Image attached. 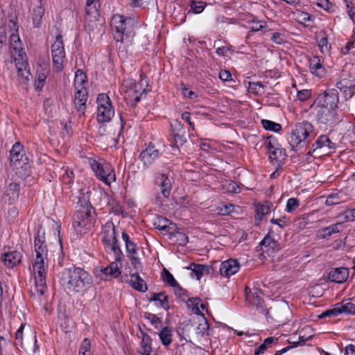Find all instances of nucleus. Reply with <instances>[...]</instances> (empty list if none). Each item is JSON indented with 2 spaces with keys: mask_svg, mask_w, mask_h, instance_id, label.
Wrapping results in <instances>:
<instances>
[{
  "mask_svg": "<svg viewBox=\"0 0 355 355\" xmlns=\"http://www.w3.org/2000/svg\"><path fill=\"white\" fill-rule=\"evenodd\" d=\"M159 154V150L156 149L155 146L149 145L140 153L139 158L146 166H148L158 158Z\"/></svg>",
  "mask_w": 355,
  "mask_h": 355,
  "instance_id": "obj_16",
  "label": "nucleus"
},
{
  "mask_svg": "<svg viewBox=\"0 0 355 355\" xmlns=\"http://www.w3.org/2000/svg\"><path fill=\"white\" fill-rule=\"evenodd\" d=\"M349 276L348 269L344 267L333 268L329 274L330 281L335 283L345 282Z\"/></svg>",
  "mask_w": 355,
  "mask_h": 355,
  "instance_id": "obj_19",
  "label": "nucleus"
},
{
  "mask_svg": "<svg viewBox=\"0 0 355 355\" xmlns=\"http://www.w3.org/2000/svg\"><path fill=\"white\" fill-rule=\"evenodd\" d=\"M156 182L161 187V193L164 198H168L171 193L172 183L171 180L164 173L158 174Z\"/></svg>",
  "mask_w": 355,
  "mask_h": 355,
  "instance_id": "obj_20",
  "label": "nucleus"
},
{
  "mask_svg": "<svg viewBox=\"0 0 355 355\" xmlns=\"http://www.w3.org/2000/svg\"><path fill=\"white\" fill-rule=\"evenodd\" d=\"M130 284L132 287L140 292H146L148 290L147 285L137 272L131 275Z\"/></svg>",
  "mask_w": 355,
  "mask_h": 355,
  "instance_id": "obj_26",
  "label": "nucleus"
},
{
  "mask_svg": "<svg viewBox=\"0 0 355 355\" xmlns=\"http://www.w3.org/2000/svg\"><path fill=\"white\" fill-rule=\"evenodd\" d=\"M73 172L66 170L65 173L62 176V180L64 184H71L73 181Z\"/></svg>",
  "mask_w": 355,
  "mask_h": 355,
  "instance_id": "obj_48",
  "label": "nucleus"
},
{
  "mask_svg": "<svg viewBox=\"0 0 355 355\" xmlns=\"http://www.w3.org/2000/svg\"><path fill=\"white\" fill-rule=\"evenodd\" d=\"M261 124L266 130H271L275 132L279 131L282 128L280 124L267 119H262Z\"/></svg>",
  "mask_w": 355,
  "mask_h": 355,
  "instance_id": "obj_36",
  "label": "nucleus"
},
{
  "mask_svg": "<svg viewBox=\"0 0 355 355\" xmlns=\"http://www.w3.org/2000/svg\"><path fill=\"white\" fill-rule=\"evenodd\" d=\"M21 259V254L18 251H11L3 254V261L8 268H13L19 263Z\"/></svg>",
  "mask_w": 355,
  "mask_h": 355,
  "instance_id": "obj_23",
  "label": "nucleus"
},
{
  "mask_svg": "<svg viewBox=\"0 0 355 355\" xmlns=\"http://www.w3.org/2000/svg\"><path fill=\"white\" fill-rule=\"evenodd\" d=\"M152 352V347H140V349L138 350V353L141 355H150Z\"/></svg>",
  "mask_w": 355,
  "mask_h": 355,
  "instance_id": "obj_64",
  "label": "nucleus"
},
{
  "mask_svg": "<svg viewBox=\"0 0 355 355\" xmlns=\"http://www.w3.org/2000/svg\"><path fill=\"white\" fill-rule=\"evenodd\" d=\"M175 141L177 145H183L187 139L184 137V130L181 128L176 133H174Z\"/></svg>",
  "mask_w": 355,
  "mask_h": 355,
  "instance_id": "obj_44",
  "label": "nucleus"
},
{
  "mask_svg": "<svg viewBox=\"0 0 355 355\" xmlns=\"http://www.w3.org/2000/svg\"><path fill=\"white\" fill-rule=\"evenodd\" d=\"M40 5L33 10V23L35 27L38 28L41 24L42 18L44 13V8L42 5V0H38Z\"/></svg>",
  "mask_w": 355,
  "mask_h": 355,
  "instance_id": "obj_32",
  "label": "nucleus"
},
{
  "mask_svg": "<svg viewBox=\"0 0 355 355\" xmlns=\"http://www.w3.org/2000/svg\"><path fill=\"white\" fill-rule=\"evenodd\" d=\"M340 202L341 200L338 193L330 194L329 196H328L325 202L327 206L338 205Z\"/></svg>",
  "mask_w": 355,
  "mask_h": 355,
  "instance_id": "obj_43",
  "label": "nucleus"
},
{
  "mask_svg": "<svg viewBox=\"0 0 355 355\" xmlns=\"http://www.w3.org/2000/svg\"><path fill=\"white\" fill-rule=\"evenodd\" d=\"M89 164L99 180H101L107 185L115 181V173L109 162L104 159H90Z\"/></svg>",
  "mask_w": 355,
  "mask_h": 355,
  "instance_id": "obj_6",
  "label": "nucleus"
},
{
  "mask_svg": "<svg viewBox=\"0 0 355 355\" xmlns=\"http://www.w3.org/2000/svg\"><path fill=\"white\" fill-rule=\"evenodd\" d=\"M336 144L331 141L327 135H320L312 144L311 149L308 154L317 153L318 155L321 154H329L334 152Z\"/></svg>",
  "mask_w": 355,
  "mask_h": 355,
  "instance_id": "obj_9",
  "label": "nucleus"
},
{
  "mask_svg": "<svg viewBox=\"0 0 355 355\" xmlns=\"http://www.w3.org/2000/svg\"><path fill=\"white\" fill-rule=\"evenodd\" d=\"M282 154V149L275 147L274 149L269 152V158L270 159L278 160L281 157Z\"/></svg>",
  "mask_w": 355,
  "mask_h": 355,
  "instance_id": "obj_55",
  "label": "nucleus"
},
{
  "mask_svg": "<svg viewBox=\"0 0 355 355\" xmlns=\"http://www.w3.org/2000/svg\"><path fill=\"white\" fill-rule=\"evenodd\" d=\"M338 310H336V305L333 309H328L324 312H322L320 315H319V318H324L326 317H332V316H337L338 315Z\"/></svg>",
  "mask_w": 355,
  "mask_h": 355,
  "instance_id": "obj_52",
  "label": "nucleus"
},
{
  "mask_svg": "<svg viewBox=\"0 0 355 355\" xmlns=\"http://www.w3.org/2000/svg\"><path fill=\"white\" fill-rule=\"evenodd\" d=\"M74 103L79 116H81L85 114V104L87 101L88 92L86 88L75 89Z\"/></svg>",
  "mask_w": 355,
  "mask_h": 355,
  "instance_id": "obj_15",
  "label": "nucleus"
},
{
  "mask_svg": "<svg viewBox=\"0 0 355 355\" xmlns=\"http://www.w3.org/2000/svg\"><path fill=\"white\" fill-rule=\"evenodd\" d=\"M10 47L15 51H18L20 49L21 41L18 35L12 33L9 38Z\"/></svg>",
  "mask_w": 355,
  "mask_h": 355,
  "instance_id": "obj_41",
  "label": "nucleus"
},
{
  "mask_svg": "<svg viewBox=\"0 0 355 355\" xmlns=\"http://www.w3.org/2000/svg\"><path fill=\"white\" fill-rule=\"evenodd\" d=\"M148 300L150 302H156V306H159L166 311L168 310L169 309L168 297L163 292L158 293H151L150 297Z\"/></svg>",
  "mask_w": 355,
  "mask_h": 355,
  "instance_id": "obj_25",
  "label": "nucleus"
},
{
  "mask_svg": "<svg viewBox=\"0 0 355 355\" xmlns=\"http://www.w3.org/2000/svg\"><path fill=\"white\" fill-rule=\"evenodd\" d=\"M260 250L262 251V255L265 254L268 257H273L274 253L280 250L279 244L269 234L266 235L260 243Z\"/></svg>",
  "mask_w": 355,
  "mask_h": 355,
  "instance_id": "obj_13",
  "label": "nucleus"
},
{
  "mask_svg": "<svg viewBox=\"0 0 355 355\" xmlns=\"http://www.w3.org/2000/svg\"><path fill=\"white\" fill-rule=\"evenodd\" d=\"M15 66L17 70V76L19 79L20 83H25L29 80L31 76L29 69H28V64L26 60H24L22 58L21 61L19 59H15Z\"/></svg>",
  "mask_w": 355,
  "mask_h": 355,
  "instance_id": "obj_18",
  "label": "nucleus"
},
{
  "mask_svg": "<svg viewBox=\"0 0 355 355\" xmlns=\"http://www.w3.org/2000/svg\"><path fill=\"white\" fill-rule=\"evenodd\" d=\"M190 268L193 272L195 273L197 279H200L204 274H209L210 270L212 269L209 266L192 263L191 264Z\"/></svg>",
  "mask_w": 355,
  "mask_h": 355,
  "instance_id": "obj_31",
  "label": "nucleus"
},
{
  "mask_svg": "<svg viewBox=\"0 0 355 355\" xmlns=\"http://www.w3.org/2000/svg\"><path fill=\"white\" fill-rule=\"evenodd\" d=\"M240 187H239V185L235 183L234 182H231L230 183H229L228 186H227V190L228 191L230 192H232V193H239L240 192Z\"/></svg>",
  "mask_w": 355,
  "mask_h": 355,
  "instance_id": "obj_61",
  "label": "nucleus"
},
{
  "mask_svg": "<svg viewBox=\"0 0 355 355\" xmlns=\"http://www.w3.org/2000/svg\"><path fill=\"white\" fill-rule=\"evenodd\" d=\"M189 301L191 302L192 306H193L192 308L193 312L196 315H201L200 311L198 307V306L201 302V300L198 297H196V298L189 299Z\"/></svg>",
  "mask_w": 355,
  "mask_h": 355,
  "instance_id": "obj_51",
  "label": "nucleus"
},
{
  "mask_svg": "<svg viewBox=\"0 0 355 355\" xmlns=\"http://www.w3.org/2000/svg\"><path fill=\"white\" fill-rule=\"evenodd\" d=\"M340 226H341L340 223H336L324 228L322 230V232H324L323 238H327L334 233L340 232V230L338 228Z\"/></svg>",
  "mask_w": 355,
  "mask_h": 355,
  "instance_id": "obj_38",
  "label": "nucleus"
},
{
  "mask_svg": "<svg viewBox=\"0 0 355 355\" xmlns=\"http://www.w3.org/2000/svg\"><path fill=\"white\" fill-rule=\"evenodd\" d=\"M313 131L312 124L306 121L298 123L293 130L290 137V144L293 149H295L304 141Z\"/></svg>",
  "mask_w": 355,
  "mask_h": 355,
  "instance_id": "obj_7",
  "label": "nucleus"
},
{
  "mask_svg": "<svg viewBox=\"0 0 355 355\" xmlns=\"http://www.w3.org/2000/svg\"><path fill=\"white\" fill-rule=\"evenodd\" d=\"M160 340L163 345L168 346L172 342V334L169 327H164L159 334Z\"/></svg>",
  "mask_w": 355,
  "mask_h": 355,
  "instance_id": "obj_33",
  "label": "nucleus"
},
{
  "mask_svg": "<svg viewBox=\"0 0 355 355\" xmlns=\"http://www.w3.org/2000/svg\"><path fill=\"white\" fill-rule=\"evenodd\" d=\"M104 247L107 252L111 251L114 253L115 262L118 263L122 261L123 254L118 244V241H116V242L111 243L110 245H106Z\"/></svg>",
  "mask_w": 355,
  "mask_h": 355,
  "instance_id": "obj_29",
  "label": "nucleus"
},
{
  "mask_svg": "<svg viewBox=\"0 0 355 355\" xmlns=\"http://www.w3.org/2000/svg\"><path fill=\"white\" fill-rule=\"evenodd\" d=\"M96 103L98 104V106H108L112 105V102L109 98V96L105 94H98Z\"/></svg>",
  "mask_w": 355,
  "mask_h": 355,
  "instance_id": "obj_40",
  "label": "nucleus"
},
{
  "mask_svg": "<svg viewBox=\"0 0 355 355\" xmlns=\"http://www.w3.org/2000/svg\"><path fill=\"white\" fill-rule=\"evenodd\" d=\"M270 211V208L266 205L258 206L256 209L255 218L257 220H261L264 215L268 214Z\"/></svg>",
  "mask_w": 355,
  "mask_h": 355,
  "instance_id": "obj_42",
  "label": "nucleus"
},
{
  "mask_svg": "<svg viewBox=\"0 0 355 355\" xmlns=\"http://www.w3.org/2000/svg\"><path fill=\"white\" fill-rule=\"evenodd\" d=\"M345 216L348 220H355V208L347 209L345 211Z\"/></svg>",
  "mask_w": 355,
  "mask_h": 355,
  "instance_id": "obj_62",
  "label": "nucleus"
},
{
  "mask_svg": "<svg viewBox=\"0 0 355 355\" xmlns=\"http://www.w3.org/2000/svg\"><path fill=\"white\" fill-rule=\"evenodd\" d=\"M146 318H147L152 324L157 327L158 324H160L162 322V320L159 318H158L156 315L150 313H145Z\"/></svg>",
  "mask_w": 355,
  "mask_h": 355,
  "instance_id": "obj_54",
  "label": "nucleus"
},
{
  "mask_svg": "<svg viewBox=\"0 0 355 355\" xmlns=\"http://www.w3.org/2000/svg\"><path fill=\"white\" fill-rule=\"evenodd\" d=\"M87 75L81 70L78 69L75 74L73 85L75 89L86 88Z\"/></svg>",
  "mask_w": 355,
  "mask_h": 355,
  "instance_id": "obj_30",
  "label": "nucleus"
},
{
  "mask_svg": "<svg viewBox=\"0 0 355 355\" xmlns=\"http://www.w3.org/2000/svg\"><path fill=\"white\" fill-rule=\"evenodd\" d=\"M299 206V200L297 198H289L286 203V211L288 212L293 211Z\"/></svg>",
  "mask_w": 355,
  "mask_h": 355,
  "instance_id": "obj_46",
  "label": "nucleus"
},
{
  "mask_svg": "<svg viewBox=\"0 0 355 355\" xmlns=\"http://www.w3.org/2000/svg\"><path fill=\"white\" fill-rule=\"evenodd\" d=\"M111 28L115 31L114 37L116 42H123V37H132L135 35L136 21L134 17H127L121 15H114L111 19Z\"/></svg>",
  "mask_w": 355,
  "mask_h": 355,
  "instance_id": "obj_4",
  "label": "nucleus"
},
{
  "mask_svg": "<svg viewBox=\"0 0 355 355\" xmlns=\"http://www.w3.org/2000/svg\"><path fill=\"white\" fill-rule=\"evenodd\" d=\"M18 216V209L15 206H11L7 211L6 214V220L8 223L12 224L17 221Z\"/></svg>",
  "mask_w": 355,
  "mask_h": 355,
  "instance_id": "obj_35",
  "label": "nucleus"
},
{
  "mask_svg": "<svg viewBox=\"0 0 355 355\" xmlns=\"http://www.w3.org/2000/svg\"><path fill=\"white\" fill-rule=\"evenodd\" d=\"M24 328V325L23 324H21V326L19 327V328L17 329V332L15 333V340H16L15 345H19L20 347H23L22 336H23Z\"/></svg>",
  "mask_w": 355,
  "mask_h": 355,
  "instance_id": "obj_49",
  "label": "nucleus"
},
{
  "mask_svg": "<svg viewBox=\"0 0 355 355\" xmlns=\"http://www.w3.org/2000/svg\"><path fill=\"white\" fill-rule=\"evenodd\" d=\"M309 67L310 71L318 77H322L324 74V68L318 56H313L309 59Z\"/></svg>",
  "mask_w": 355,
  "mask_h": 355,
  "instance_id": "obj_21",
  "label": "nucleus"
},
{
  "mask_svg": "<svg viewBox=\"0 0 355 355\" xmlns=\"http://www.w3.org/2000/svg\"><path fill=\"white\" fill-rule=\"evenodd\" d=\"M315 118L318 123L324 125H331L334 123L336 110H330L319 106L315 107Z\"/></svg>",
  "mask_w": 355,
  "mask_h": 355,
  "instance_id": "obj_12",
  "label": "nucleus"
},
{
  "mask_svg": "<svg viewBox=\"0 0 355 355\" xmlns=\"http://www.w3.org/2000/svg\"><path fill=\"white\" fill-rule=\"evenodd\" d=\"M137 253H128V257L129 258L132 265L135 268L137 269L138 266L141 265L140 259L137 257Z\"/></svg>",
  "mask_w": 355,
  "mask_h": 355,
  "instance_id": "obj_53",
  "label": "nucleus"
},
{
  "mask_svg": "<svg viewBox=\"0 0 355 355\" xmlns=\"http://www.w3.org/2000/svg\"><path fill=\"white\" fill-rule=\"evenodd\" d=\"M248 92L256 96L264 93V85L261 82H249Z\"/></svg>",
  "mask_w": 355,
  "mask_h": 355,
  "instance_id": "obj_34",
  "label": "nucleus"
},
{
  "mask_svg": "<svg viewBox=\"0 0 355 355\" xmlns=\"http://www.w3.org/2000/svg\"><path fill=\"white\" fill-rule=\"evenodd\" d=\"M22 145L19 142H16L10 151V165L17 170V173L21 179L31 184L33 179L29 173L30 165Z\"/></svg>",
  "mask_w": 355,
  "mask_h": 355,
  "instance_id": "obj_3",
  "label": "nucleus"
},
{
  "mask_svg": "<svg viewBox=\"0 0 355 355\" xmlns=\"http://www.w3.org/2000/svg\"><path fill=\"white\" fill-rule=\"evenodd\" d=\"M96 277L101 280L107 281L117 278L121 274V270L115 261L111 262L106 267L96 268L94 269Z\"/></svg>",
  "mask_w": 355,
  "mask_h": 355,
  "instance_id": "obj_10",
  "label": "nucleus"
},
{
  "mask_svg": "<svg viewBox=\"0 0 355 355\" xmlns=\"http://www.w3.org/2000/svg\"><path fill=\"white\" fill-rule=\"evenodd\" d=\"M102 234V241L104 246L118 241L116 238V227L112 221H108L103 225Z\"/></svg>",
  "mask_w": 355,
  "mask_h": 355,
  "instance_id": "obj_14",
  "label": "nucleus"
},
{
  "mask_svg": "<svg viewBox=\"0 0 355 355\" xmlns=\"http://www.w3.org/2000/svg\"><path fill=\"white\" fill-rule=\"evenodd\" d=\"M336 305V310H338V315L341 313H345V314H354L355 313V304L347 302L345 303L344 301H343L340 303H337Z\"/></svg>",
  "mask_w": 355,
  "mask_h": 355,
  "instance_id": "obj_28",
  "label": "nucleus"
},
{
  "mask_svg": "<svg viewBox=\"0 0 355 355\" xmlns=\"http://www.w3.org/2000/svg\"><path fill=\"white\" fill-rule=\"evenodd\" d=\"M36 257L33 263V270L35 275V285L37 293L42 295L44 293L46 288V272L44 267V260L47 258L48 248L46 243L44 234H40L35 238L34 241Z\"/></svg>",
  "mask_w": 355,
  "mask_h": 355,
  "instance_id": "obj_1",
  "label": "nucleus"
},
{
  "mask_svg": "<svg viewBox=\"0 0 355 355\" xmlns=\"http://www.w3.org/2000/svg\"><path fill=\"white\" fill-rule=\"evenodd\" d=\"M240 266L237 260L228 259L220 263V272L225 277H230L236 273L239 270Z\"/></svg>",
  "mask_w": 355,
  "mask_h": 355,
  "instance_id": "obj_17",
  "label": "nucleus"
},
{
  "mask_svg": "<svg viewBox=\"0 0 355 355\" xmlns=\"http://www.w3.org/2000/svg\"><path fill=\"white\" fill-rule=\"evenodd\" d=\"M219 78L223 81H228L232 79V74L229 71L223 69L219 72Z\"/></svg>",
  "mask_w": 355,
  "mask_h": 355,
  "instance_id": "obj_59",
  "label": "nucleus"
},
{
  "mask_svg": "<svg viewBox=\"0 0 355 355\" xmlns=\"http://www.w3.org/2000/svg\"><path fill=\"white\" fill-rule=\"evenodd\" d=\"M168 220L166 218H160L158 219L157 222L154 223V226L157 230L165 231L168 227Z\"/></svg>",
  "mask_w": 355,
  "mask_h": 355,
  "instance_id": "obj_45",
  "label": "nucleus"
},
{
  "mask_svg": "<svg viewBox=\"0 0 355 355\" xmlns=\"http://www.w3.org/2000/svg\"><path fill=\"white\" fill-rule=\"evenodd\" d=\"M62 36L59 34L55 37V41L51 45V54L53 67L56 71H60L63 69V62L65 58V52L62 42Z\"/></svg>",
  "mask_w": 355,
  "mask_h": 355,
  "instance_id": "obj_8",
  "label": "nucleus"
},
{
  "mask_svg": "<svg viewBox=\"0 0 355 355\" xmlns=\"http://www.w3.org/2000/svg\"><path fill=\"white\" fill-rule=\"evenodd\" d=\"M246 300L252 305L260 310L261 313H264L266 308L263 306V300L258 295L257 293H252L246 295Z\"/></svg>",
  "mask_w": 355,
  "mask_h": 355,
  "instance_id": "obj_27",
  "label": "nucleus"
},
{
  "mask_svg": "<svg viewBox=\"0 0 355 355\" xmlns=\"http://www.w3.org/2000/svg\"><path fill=\"white\" fill-rule=\"evenodd\" d=\"M178 241L180 242V245H185L189 241L188 236L182 232H178L177 234Z\"/></svg>",
  "mask_w": 355,
  "mask_h": 355,
  "instance_id": "obj_60",
  "label": "nucleus"
},
{
  "mask_svg": "<svg viewBox=\"0 0 355 355\" xmlns=\"http://www.w3.org/2000/svg\"><path fill=\"white\" fill-rule=\"evenodd\" d=\"M95 221L94 210L91 205L82 207L73 216V227L80 234H85L93 227Z\"/></svg>",
  "mask_w": 355,
  "mask_h": 355,
  "instance_id": "obj_5",
  "label": "nucleus"
},
{
  "mask_svg": "<svg viewBox=\"0 0 355 355\" xmlns=\"http://www.w3.org/2000/svg\"><path fill=\"white\" fill-rule=\"evenodd\" d=\"M58 277L60 283L69 292L82 293L92 284V277L81 268H65Z\"/></svg>",
  "mask_w": 355,
  "mask_h": 355,
  "instance_id": "obj_2",
  "label": "nucleus"
},
{
  "mask_svg": "<svg viewBox=\"0 0 355 355\" xmlns=\"http://www.w3.org/2000/svg\"><path fill=\"white\" fill-rule=\"evenodd\" d=\"M114 114V111L112 105L105 107L98 106L97 121L98 123L108 122Z\"/></svg>",
  "mask_w": 355,
  "mask_h": 355,
  "instance_id": "obj_22",
  "label": "nucleus"
},
{
  "mask_svg": "<svg viewBox=\"0 0 355 355\" xmlns=\"http://www.w3.org/2000/svg\"><path fill=\"white\" fill-rule=\"evenodd\" d=\"M311 91L308 89H303L298 91L297 98L300 101H305L311 97Z\"/></svg>",
  "mask_w": 355,
  "mask_h": 355,
  "instance_id": "obj_50",
  "label": "nucleus"
},
{
  "mask_svg": "<svg viewBox=\"0 0 355 355\" xmlns=\"http://www.w3.org/2000/svg\"><path fill=\"white\" fill-rule=\"evenodd\" d=\"M164 276L163 277L164 280L168 284L171 286H175L178 282L174 279L173 275L166 269H164Z\"/></svg>",
  "mask_w": 355,
  "mask_h": 355,
  "instance_id": "obj_47",
  "label": "nucleus"
},
{
  "mask_svg": "<svg viewBox=\"0 0 355 355\" xmlns=\"http://www.w3.org/2000/svg\"><path fill=\"white\" fill-rule=\"evenodd\" d=\"M315 105L336 110L338 107V94L336 90H331L318 95L315 100Z\"/></svg>",
  "mask_w": 355,
  "mask_h": 355,
  "instance_id": "obj_11",
  "label": "nucleus"
},
{
  "mask_svg": "<svg viewBox=\"0 0 355 355\" xmlns=\"http://www.w3.org/2000/svg\"><path fill=\"white\" fill-rule=\"evenodd\" d=\"M98 0H87L85 12L87 15L97 12L96 4Z\"/></svg>",
  "mask_w": 355,
  "mask_h": 355,
  "instance_id": "obj_39",
  "label": "nucleus"
},
{
  "mask_svg": "<svg viewBox=\"0 0 355 355\" xmlns=\"http://www.w3.org/2000/svg\"><path fill=\"white\" fill-rule=\"evenodd\" d=\"M271 40L278 44H283L285 40L283 35L279 33H274L271 37Z\"/></svg>",
  "mask_w": 355,
  "mask_h": 355,
  "instance_id": "obj_57",
  "label": "nucleus"
},
{
  "mask_svg": "<svg viewBox=\"0 0 355 355\" xmlns=\"http://www.w3.org/2000/svg\"><path fill=\"white\" fill-rule=\"evenodd\" d=\"M189 4L191 6V10L195 14L201 13L206 6V3L205 2L197 1L196 0H191Z\"/></svg>",
  "mask_w": 355,
  "mask_h": 355,
  "instance_id": "obj_37",
  "label": "nucleus"
},
{
  "mask_svg": "<svg viewBox=\"0 0 355 355\" xmlns=\"http://www.w3.org/2000/svg\"><path fill=\"white\" fill-rule=\"evenodd\" d=\"M355 47V40H353L351 42H348L345 46L342 49V53L343 54H347L349 51V50L354 49Z\"/></svg>",
  "mask_w": 355,
  "mask_h": 355,
  "instance_id": "obj_63",
  "label": "nucleus"
},
{
  "mask_svg": "<svg viewBox=\"0 0 355 355\" xmlns=\"http://www.w3.org/2000/svg\"><path fill=\"white\" fill-rule=\"evenodd\" d=\"M4 196L8 198L9 204L15 202L19 196V185L16 182H10L6 187Z\"/></svg>",
  "mask_w": 355,
  "mask_h": 355,
  "instance_id": "obj_24",
  "label": "nucleus"
},
{
  "mask_svg": "<svg viewBox=\"0 0 355 355\" xmlns=\"http://www.w3.org/2000/svg\"><path fill=\"white\" fill-rule=\"evenodd\" d=\"M151 342L152 340L150 336L144 332H142V340L141 341L140 347L151 346Z\"/></svg>",
  "mask_w": 355,
  "mask_h": 355,
  "instance_id": "obj_58",
  "label": "nucleus"
},
{
  "mask_svg": "<svg viewBox=\"0 0 355 355\" xmlns=\"http://www.w3.org/2000/svg\"><path fill=\"white\" fill-rule=\"evenodd\" d=\"M91 343L88 338H85L80 346L79 352H90Z\"/></svg>",
  "mask_w": 355,
  "mask_h": 355,
  "instance_id": "obj_56",
  "label": "nucleus"
}]
</instances>
